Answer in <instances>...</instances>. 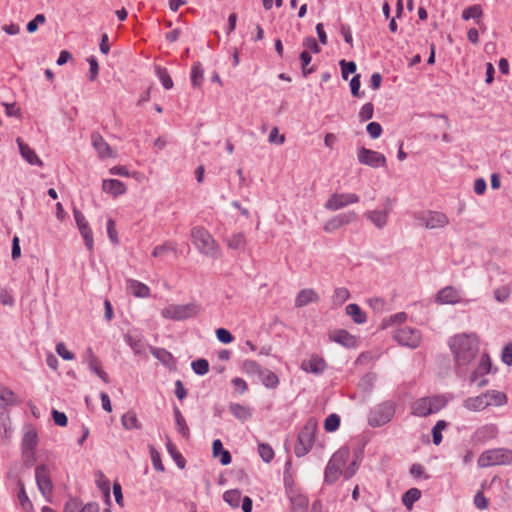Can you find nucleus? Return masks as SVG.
<instances>
[{
	"mask_svg": "<svg viewBox=\"0 0 512 512\" xmlns=\"http://www.w3.org/2000/svg\"><path fill=\"white\" fill-rule=\"evenodd\" d=\"M318 427L315 418H309L298 434L297 441L294 446V452L297 457L308 454L313 447L315 441V433Z\"/></svg>",
	"mask_w": 512,
	"mask_h": 512,
	"instance_id": "nucleus-3",
	"label": "nucleus"
},
{
	"mask_svg": "<svg viewBox=\"0 0 512 512\" xmlns=\"http://www.w3.org/2000/svg\"><path fill=\"white\" fill-rule=\"evenodd\" d=\"M491 370L490 357L487 354H483L479 360L477 367L474 369L470 376V382H476L479 377L488 374Z\"/></svg>",
	"mask_w": 512,
	"mask_h": 512,
	"instance_id": "nucleus-21",
	"label": "nucleus"
},
{
	"mask_svg": "<svg viewBox=\"0 0 512 512\" xmlns=\"http://www.w3.org/2000/svg\"><path fill=\"white\" fill-rule=\"evenodd\" d=\"M346 313L352 317L353 321L357 324L366 322V315L359 305L351 303L346 306Z\"/></svg>",
	"mask_w": 512,
	"mask_h": 512,
	"instance_id": "nucleus-31",
	"label": "nucleus"
},
{
	"mask_svg": "<svg viewBox=\"0 0 512 512\" xmlns=\"http://www.w3.org/2000/svg\"><path fill=\"white\" fill-rule=\"evenodd\" d=\"M16 142L19 147L21 156L31 165L43 166L42 160L37 156L35 151L29 147L21 138H17Z\"/></svg>",
	"mask_w": 512,
	"mask_h": 512,
	"instance_id": "nucleus-16",
	"label": "nucleus"
},
{
	"mask_svg": "<svg viewBox=\"0 0 512 512\" xmlns=\"http://www.w3.org/2000/svg\"><path fill=\"white\" fill-rule=\"evenodd\" d=\"M229 411L235 418L242 422H245L252 417V411L250 407L238 403H231L229 405Z\"/></svg>",
	"mask_w": 512,
	"mask_h": 512,
	"instance_id": "nucleus-27",
	"label": "nucleus"
},
{
	"mask_svg": "<svg viewBox=\"0 0 512 512\" xmlns=\"http://www.w3.org/2000/svg\"><path fill=\"white\" fill-rule=\"evenodd\" d=\"M217 339L224 344H229L233 341L234 337L230 331L225 328H218L216 330Z\"/></svg>",
	"mask_w": 512,
	"mask_h": 512,
	"instance_id": "nucleus-64",
	"label": "nucleus"
},
{
	"mask_svg": "<svg viewBox=\"0 0 512 512\" xmlns=\"http://www.w3.org/2000/svg\"><path fill=\"white\" fill-rule=\"evenodd\" d=\"M394 339L402 346L417 348L421 342V334L418 330L411 327L398 329L394 334Z\"/></svg>",
	"mask_w": 512,
	"mask_h": 512,
	"instance_id": "nucleus-12",
	"label": "nucleus"
},
{
	"mask_svg": "<svg viewBox=\"0 0 512 512\" xmlns=\"http://www.w3.org/2000/svg\"><path fill=\"white\" fill-rule=\"evenodd\" d=\"M330 339L336 343L343 345L344 347H353L356 343V339L346 330H335L330 334Z\"/></svg>",
	"mask_w": 512,
	"mask_h": 512,
	"instance_id": "nucleus-23",
	"label": "nucleus"
},
{
	"mask_svg": "<svg viewBox=\"0 0 512 512\" xmlns=\"http://www.w3.org/2000/svg\"><path fill=\"white\" fill-rule=\"evenodd\" d=\"M200 312V306L196 303L184 305L170 304L161 310V315L166 319L183 321L196 317Z\"/></svg>",
	"mask_w": 512,
	"mask_h": 512,
	"instance_id": "nucleus-6",
	"label": "nucleus"
},
{
	"mask_svg": "<svg viewBox=\"0 0 512 512\" xmlns=\"http://www.w3.org/2000/svg\"><path fill=\"white\" fill-rule=\"evenodd\" d=\"M454 356L457 375L463 376L467 366L475 360L479 353V339L474 333H462L451 337L448 341Z\"/></svg>",
	"mask_w": 512,
	"mask_h": 512,
	"instance_id": "nucleus-1",
	"label": "nucleus"
},
{
	"mask_svg": "<svg viewBox=\"0 0 512 512\" xmlns=\"http://www.w3.org/2000/svg\"><path fill=\"white\" fill-rule=\"evenodd\" d=\"M226 243L230 249H244L246 243L245 235L242 232L235 233L227 238Z\"/></svg>",
	"mask_w": 512,
	"mask_h": 512,
	"instance_id": "nucleus-36",
	"label": "nucleus"
},
{
	"mask_svg": "<svg viewBox=\"0 0 512 512\" xmlns=\"http://www.w3.org/2000/svg\"><path fill=\"white\" fill-rule=\"evenodd\" d=\"M156 73L165 89L170 90L173 88V81H172L166 68H162V67L158 66L156 68Z\"/></svg>",
	"mask_w": 512,
	"mask_h": 512,
	"instance_id": "nucleus-43",
	"label": "nucleus"
},
{
	"mask_svg": "<svg viewBox=\"0 0 512 512\" xmlns=\"http://www.w3.org/2000/svg\"><path fill=\"white\" fill-rule=\"evenodd\" d=\"M81 236L84 239L85 246L91 252L94 247L93 232L89 225L81 227L79 229Z\"/></svg>",
	"mask_w": 512,
	"mask_h": 512,
	"instance_id": "nucleus-45",
	"label": "nucleus"
},
{
	"mask_svg": "<svg viewBox=\"0 0 512 512\" xmlns=\"http://www.w3.org/2000/svg\"><path fill=\"white\" fill-rule=\"evenodd\" d=\"M340 426V417L337 414H330L324 421V429L327 432H334Z\"/></svg>",
	"mask_w": 512,
	"mask_h": 512,
	"instance_id": "nucleus-49",
	"label": "nucleus"
},
{
	"mask_svg": "<svg viewBox=\"0 0 512 512\" xmlns=\"http://www.w3.org/2000/svg\"><path fill=\"white\" fill-rule=\"evenodd\" d=\"M395 414V405L392 401H385L374 407L368 416V423L372 427H380L388 423Z\"/></svg>",
	"mask_w": 512,
	"mask_h": 512,
	"instance_id": "nucleus-8",
	"label": "nucleus"
},
{
	"mask_svg": "<svg viewBox=\"0 0 512 512\" xmlns=\"http://www.w3.org/2000/svg\"><path fill=\"white\" fill-rule=\"evenodd\" d=\"M392 211V200L387 197L383 210H372L365 213V217L370 220L377 228L382 229L387 225L388 216Z\"/></svg>",
	"mask_w": 512,
	"mask_h": 512,
	"instance_id": "nucleus-14",
	"label": "nucleus"
},
{
	"mask_svg": "<svg viewBox=\"0 0 512 512\" xmlns=\"http://www.w3.org/2000/svg\"><path fill=\"white\" fill-rule=\"evenodd\" d=\"M484 396H486V399L488 400V406H501L507 402L506 395L503 392L496 390H488L486 393H484Z\"/></svg>",
	"mask_w": 512,
	"mask_h": 512,
	"instance_id": "nucleus-32",
	"label": "nucleus"
},
{
	"mask_svg": "<svg viewBox=\"0 0 512 512\" xmlns=\"http://www.w3.org/2000/svg\"><path fill=\"white\" fill-rule=\"evenodd\" d=\"M175 251V245L171 242H165L162 245L156 246L152 251L153 257H161L169 252Z\"/></svg>",
	"mask_w": 512,
	"mask_h": 512,
	"instance_id": "nucleus-54",
	"label": "nucleus"
},
{
	"mask_svg": "<svg viewBox=\"0 0 512 512\" xmlns=\"http://www.w3.org/2000/svg\"><path fill=\"white\" fill-rule=\"evenodd\" d=\"M350 297V292L347 288L339 287L336 288L333 295V302L335 304L341 305L345 301H347Z\"/></svg>",
	"mask_w": 512,
	"mask_h": 512,
	"instance_id": "nucleus-53",
	"label": "nucleus"
},
{
	"mask_svg": "<svg viewBox=\"0 0 512 512\" xmlns=\"http://www.w3.org/2000/svg\"><path fill=\"white\" fill-rule=\"evenodd\" d=\"M258 452L261 459L266 463H269L274 458V451L269 444L260 443L258 445Z\"/></svg>",
	"mask_w": 512,
	"mask_h": 512,
	"instance_id": "nucleus-47",
	"label": "nucleus"
},
{
	"mask_svg": "<svg viewBox=\"0 0 512 512\" xmlns=\"http://www.w3.org/2000/svg\"><path fill=\"white\" fill-rule=\"evenodd\" d=\"M35 478L39 491L45 498H49L53 492V483L50 476V470L45 464L37 466Z\"/></svg>",
	"mask_w": 512,
	"mask_h": 512,
	"instance_id": "nucleus-11",
	"label": "nucleus"
},
{
	"mask_svg": "<svg viewBox=\"0 0 512 512\" xmlns=\"http://www.w3.org/2000/svg\"><path fill=\"white\" fill-rule=\"evenodd\" d=\"M173 415L175 418V424L177 431L182 435L183 438L189 439L190 430L186 423L184 416L182 415L180 409L177 406L173 407Z\"/></svg>",
	"mask_w": 512,
	"mask_h": 512,
	"instance_id": "nucleus-26",
	"label": "nucleus"
},
{
	"mask_svg": "<svg viewBox=\"0 0 512 512\" xmlns=\"http://www.w3.org/2000/svg\"><path fill=\"white\" fill-rule=\"evenodd\" d=\"M447 427V423L444 420H439L432 428L433 443L439 445L442 441V430Z\"/></svg>",
	"mask_w": 512,
	"mask_h": 512,
	"instance_id": "nucleus-48",
	"label": "nucleus"
},
{
	"mask_svg": "<svg viewBox=\"0 0 512 512\" xmlns=\"http://www.w3.org/2000/svg\"><path fill=\"white\" fill-rule=\"evenodd\" d=\"M437 301L442 304H456L461 301V295L454 287L447 286L438 292Z\"/></svg>",
	"mask_w": 512,
	"mask_h": 512,
	"instance_id": "nucleus-17",
	"label": "nucleus"
},
{
	"mask_svg": "<svg viewBox=\"0 0 512 512\" xmlns=\"http://www.w3.org/2000/svg\"><path fill=\"white\" fill-rule=\"evenodd\" d=\"M223 499L231 507L237 508L241 501V492L238 489L228 490L223 494Z\"/></svg>",
	"mask_w": 512,
	"mask_h": 512,
	"instance_id": "nucleus-40",
	"label": "nucleus"
},
{
	"mask_svg": "<svg viewBox=\"0 0 512 512\" xmlns=\"http://www.w3.org/2000/svg\"><path fill=\"white\" fill-rule=\"evenodd\" d=\"M482 15H483V10H482L481 5H479V4L469 6V7L465 8L462 12V18L464 20H469V19L473 18L476 20L477 24L480 23L479 19L482 17Z\"/></svg>",
	"mask_w": 512,
	"mask_h": 512,
	"instance_id": "nucleus-35",
	"label": "nucleus"
},
{
	"mask_svg": "<svg viewBox=\"0 0 512 512\" xmlns=\"http://www.w3.org/2000/svg\"><path fill=\"white\" fill-rule=\"evenodd\" d=\"M463 407L469 411H482L488 407V400L484 394L469 397L464 400Z\"/></svg>",
	"mask_w": 512,
	"mask_h": 512,
	"instance_id": "nucleus-22",
	"label": "nucleus"
},
{
	"mask_svg": "<svg viewBox=\"0 0 512 512\" xmlns=\"http://www.w3.org/2000/svg\"><path fill=\"white\" fill-rule=\"evenodd\" d=\"M446 405L443 396L422 397L417 399L412 407L411 413L419 417H427L438 412Z\"/></svg>",
	"mask_w": 512,
	"mask_h": 512,
	"instance_id": "nucleus-5",
	"label": "nucleus"
},
{
	"mask_svg": "<svg viewBox=\"0 0 512 512\" xmlns=\"http://www.w3.org/2000/svg\"><path fill=\"white\" fill-rule=\"evenodd\" d=\"M88 63H89V80L90 81H94L97 76H98V73H99V64H98V61L97 59L94 57V56H90L88 59H87Z\"/></svg>",
	"mask_w": 512,
	"mask_h": 512,
	"instance_id": "nucleus-62",
	"label": "nucleus"
},
{
	"mask_svg": "<svg viewBox=\"0 0 512 512\" xmlns=\"http://www.w3.org/2000/svg\"><path fill=\"white\" fill-rule=\"evenodd\" d=\"M350 456V450L348 447H341L337 450L332 457L330 458L325 472H324V480L327 484L335 483L341 474L343 466L346 464Z\"/></svg>",
	"mask_w": 512,
	"mask_h": 512,
	"instance_id": "nucleus-4",
	"label": "nucleus"
},
{
	"mask_svg": "<svg viewBox=\"0 0 512 512\" xmlns=\"http://www.w3.org/2000/svg\"><path fill=\"white\" fill-rule=\"evenodd\" d=\"M319 296L313 289H302L295 298V306L297 308L304 307L312 302H318Z\"/></svg>",
	"mask_w": 512,
	"mask_h": 512,
	"instance_id": "nucleus-20",
	"label": "nucleus"
},
{
	"mask_svg": "<svg viewBox=\"0 0 512 512\" xmlns=\"http://www.w3.org/2000/svg\"><path fill=\"white\" fill-rule=\"evenodd\" d=\"M125 341L131 347L135 354H142L144 352V342L139 336L126 334Z\"/></svg>",
	"mask_w": 512,
	"mask_h": 512,
	"instance_id": "nucleus-38",
	"label": "nucleus"
},
{
	"mask_svg": "<svg viewBox=\"0 0 512 512\" xmlns=\"http://www.w3.org/2000/svg\"><path fill=\"white\" fill-rule=\"evenodd\" d=\"M17 485L19 488L17 497H18L20 506L22 507L23 510L30 511L33 508V504L26 493L24 482L21 479H19L17 481Z\"/></svg>",
	"mask_w": 512,
	"mask_h": 512,
	"instance_id": "nucleus-30",
	"label": "nucleus"
},
{
	"mask_svg": "<svg viewBox=\"0 0 512 512\" xmlns=\"http://www.w3.org/2000/svg\"><path fill=\"white\" fill-rule=\"evenodd\" d=\"M204 78V70L200 62H195L191 69V83L192 86L198 88L202 85Z\"/></svg>",
	"mask_w": 512,
	"mask_h": 512,
	"instance_id": "nucleus-34",
	"label": "nucleus"
},
{
	"mask_svg": "<svg viewBox=\"0 0 512 512\" xmlns=\"http://www.w3.org/2000/svg\"><path fill=\"white\" fill-rule=\"evenodd\" d=\"M167 450H168L169 454L171 455V457L175 460L176 465L180 469H184L185 465H186V461H185L184 457L181 455V453L174 446V444L170 441L169 438H168V442H167Z\"/></svg>",
	"mask_w": 512,
	"mask_h": 512,
	"instance_id": "nucleus-42",
	"label": "nucleus"
},
{
	"mask_svg": "<svg viewBox=\"0 0 512 512\" xmlns=\"http://www.w3.org/2000/svg\"><path fill=\"white\" fill-rule=\"evenodd\" d=\"M300 60L302 64V74L304 77H306L307 75L311 74L314 71L313 67H307L310 64L312 57L308 51L304 50L300 53Z\"/></svg>",
	"mask_w": 512,
	"mask_h": 512,
	"instance_id": "nucleus-52",
	"label": "nucleus"
},
{
	"mask_svg": "<svg viewBox=\"0 0 512 512\" xmlns=\"http://www.w3.org/2000/svg\"><path fill=\"white\" fill-rule=\"evenodd\" d=\"M96 485L102 491L105 497V503L110 505V481L105 477L102 471L96 473Z\"/></svg>",
	"mask_w": 512,
	"mask_h": 512,
	"instance_id": "nucleus-28",
	"label": "nucleus"
},
{
	"mask_svg": "<svg viewBox=\"0 0 512 512\" xmlns=\"http://www.w3.org/2000/svg\"><path fill=\"white\" fill-rule=\"evenodd\" d=\"M301 368L305 372L320 375L326 370L327 363L322 357L314 354L310 357L309 360H305L302 362Z\"/></svg>",
	"mask_w": 512,
	"mask_h": 512,
	"instance_id": "nucleus-15",
	"label": "nucleus"
},
{
	"mask_svg": "<svg viewBox=\"0 0 512 512\" xmlns=\"http://www.w3.org/2000/svg\"><path fill=\"white\" fill-rule=\"evenodd\" d=\"M417 224L426 229L443 228L449 223L446 214L438 211H423L415 215Z\"/></svg>",
	"mask_w": 512,
	"mask_h": 512,
	"instance_id": "nucleus-9",
	"label": "nucleus"
},
{
	"mask_svg": "<svg viewBox=\"0 0 512 512\" xmlns=\"http://www.w3.org/2000/svg\"><path fill=\"white\" fill-rule=\"evenodd\" d=\"M46 18L44 14H37L34 19L28 22L26 29L29 33H34L38 29L39 24H43L45 22Z\"/></svg>",
	"mask_w": 512,
	"mask_h": 512,
	"instance_id": "nucleus-63",
	"label": "nucleus"
},
{
	"mask_svg": "<svg viewBox=\"0 0 512 512\" xmlns=\"http://www.w3.org/2000/svg\"><path fill=\"white\" fill-rule=\"evenodd\" d=\"M150 455H151V460H152L153 467L155 468V470H157L159 472H163L165 470V468L162 463L161 456H160L159 452L153 446H150Z\"/></svg>",
	"mask_w": 512,
	"mask_h": 512,
	"instance_id": "nucleus-59",
	"label": "nucleus"
},
{
	"mask_svg": "<svg viewBox=\"0 0 512 512\" xmlns=\"http://www.w3.org/2000/svg\"><path fill=\"white\" fill-rule=\"evenodd\" d=\"M82 506L83 503L79 499L70 497L64 505V512H78Z\"/></svg>",
	"mask_w": 512,
	"mask_h": 512,
	"instance_id": "nucleus-60",
	"label": "nucleus"
},
{
	"mask_svg": "<svg viewBox=\"0 0 512 512\" xmlns=\"http://www.w3.org/2000/svg\"><path fill=\"white\" fill-rule=\"evenodd\" d=\"M102 189L106 193H110L113 196H119L126 192V186L123 182L117 179H107L102 183Z\"/></svg>",
	"mask_w": 512,
	"mask_h": 512,
	"instance_id": "nucleus-24",
	"label": "nucleus"
},
{
	"mask_svg": "<svg viewBox=\"0 0 512 512\" xmlns=\"http://www.w3.org/2000/svg\"><path fill=\"white\" fill-rule=\"evenodd\" d=\"M87 355H88V366H89L90 370L93 373L97 374L101 370L99 359L93 353L91 348L87 349Z\"/></svg>",
	"mask_w": 512,
	"mask_h": 512,
	"instance_id": "nucleus-57",
	"label": "nucleus"
},
{
	"mask_svg": "<svg viewBox=\"0 0 512 512\" xmlns=\"http://www.w3.org/2000/svg\"><path fill=\"white\" fill-rule=\"evenodd\" d=\"M15 402V394L10 389L0 385V405H10Z\"/></svg>",
	"mask_w": 512,
	"mask_h": 512,
	"instance_id": "nucleus-44",
	"label": "nucleus"
},
{
	"mask_svg": "<svg viewBox=\"0 0 512 512\" xmlns=\"http://www.w3.org/2000/svg\"><path fill=\"white\" fill-rule=\"evenodd\" d=\"M359 196L355 193H334L325 203V208L330 211L342 209L350 204L359 202Z\"/></svg>",
	"mask_w": 512,
	"mask_h": 512,
	"instance_id": "nucleus-10",
	"label": "nucleus"
},
{
	"mask_svg": "<svg viewBox=\"0 0 512 512\" xmlns=\"http://www.w3.org/2000/svg\"><path fill=\"white\" fill-rule=\"evenodd\" d=\"M421 497V491L417 488H410L403 494L402 502L408 508L411 509L413 504L418 501Z\"/></svg>",
	"mask_w": 512,
	"mask_h": 512,
	"instance_id": "nucleus-37",
	"label": "nucleus"
},
{
	"mask_svg": "<svg viewBox=\"0 0 512 512\" xmlns=\"http://www.w3.org/2000/svg\"><path fill=\"white\" fill-rule=\"evenodd\" d=\"M293 512H306L309 501L304 495H295L291 497Z\"/></svg>",
	"mask_w": 512,
	"mask_h": 512,
	"instance_id": "nucleus-39",
	"label": "nucleus"
},
{
	"mask_svg": "<svg viewBox=\"0 0 512 512\" xmlns=\"http://www.w3.org/2000/svg\"><path fill=\"white\" fill-rule=\"evenodd\" d=\"M91 141L93 147L98 152V155L101 158H107L112 156V149L110 145L105 141V139L98 133L94 132L91 135Z\"/></svg>",
	"mask_w": 512,
	"mask_h": 512,
	"instance_id": "nucleus-18",
	"label": "nucleus"
},
{
	"mask_svg": "<svg viewBox=\"0 0 512 512\" xmlns=\"http://www.w3.org/2000/svg\"><path fill=\"white\" fill-rule=\"evenodd\" d=\"M38 445V435L34 428H29L22 439V450H35Z\"/></svg>",
	"mask_w": 512,
	"mask_h": 512,
	"instance_id": "nucleus-29",
	"label": "nucleus"
},
{
	"mask_svg": "<svg viewBox=\"0 0 512 512\" xmlns=\"http://www.w3.org/2000/svg\"><path fill=\"white\" fill-rule=\"evenodd\" d=\"M374 106L372 103H366L362 106L359 112V119L361 122L370 120L373 117Z\"/></svg>",
	"mask_w": 512,
	"mask_h": 512,
	"instance_id": "nucleus-58",
	"label": "nucleus"
},
{
	"mask_svg": "<svg viewBox=\"0 0 512 512\" xmlns=\"http://www.w3.org/2000/svg\"><path fill=\"white\" fill-rule=\"evenodd\" d=\"M151 354L164 365H168L173 361V355L164 348L152 347Z\"/></svg>",
	"mask_w": 512,
	"mask_h": 512,
	"instance_id": "nucleus-41",
	"label": "nucleus"
},
{
	"mask_svg": "<svg viewBox=\"0 0 512 512\" xmlns=\"http://www.w3.org/2000/svg\"><path fill=\"white\" fill-rule=\"evenodd\" d=\"M127 289L135 297L146 298L150 295V288L146 284L135 279L127 280Z\"/></svg>",
	"mask_w": 512,
	"mask_h": 512,
	"instance_id": "nucleus-25",
	"label": "nucleus"
},
{
	"mask_svg": "<svg viewBox=\"0 0 512 512\" xmlns=\"http://www.w3.org/2000/svg\"><path fill=\"white\" fill-rule=\"evenodd\" d=\"M358 161L373 168L386 166V157L377 151L362 147L358 150Z\"/></svg>",
	"mask_w": 512,
	"mask_h": 512,
	"instance_id": "nucleus-13",
	"label": "nucleus"
},
{
	"mask_svg": "<svg viewBox=\"0 0 512 512\" xmlns=\"http://www.w3.org/2000/svg\"><path fill=\"white\" fill-rule=\"evenodd\" d=\"M341 227L344 225H348L350 223H353L357 220L358 214L354 211H349L345 213H340L336 215Z\"/></svg>",
	"mask_w": 512,
	"mask_h": 512,
	"instance_id": "nucleus-55",
	"label": "nucleus"
},
{
	"mask_svg": "<svg viewBox=\"0 0 512 512\" xmlns=\"http://www.w3.org/2000/svg\"><path fill=\"white\" fill-rule=\"evenodd\" d=\"M243 369L249 374H262L260 365L254 360H245L243 363Z\"/></svg>",
	"mask_w": 512,
	"mask_h": 512,
	"instance_id": "nucleus-61",
	"label": "nucleus"
},
{
	"mask_svg": "<svg viewBox=\"0 0 512 512\" xmlns=\"http://www.w3.org/2000/svg\"><path fill=\"white\" fill-rule=\"evenodd\" d=\"M191 367L195 374L205 375L209 371V363L206 359L200 358L192 362Z\"/></svg>",
	"mask_w": 512,
	"mask_h": 512,
	"instance_id": "nucleus-46",
	"label": "nucleus"
},
{
	"mask_svg": "<svg viewBox=\"0 0 512 512\" xmlns=\"http://www.w3.org/2000/svg\"><path fill=\"white\" fill-rule=\"evenodd\" d=\"M191 237L198 251L208 257L217 258L219 246L213 236L204 227H194L191 230Z\"/></svg>",
	"mask_w": 512,
	"mask_h": 512,
	"instance_id": "nucleus-2",
	"label": "nucleus"
},
{
	"mask_svg": "<svg viewBox=\"0 0 512 512\" xmlns=\"http://www.w3.org/2000/svg\"><path fill=\"white\" fill-rule=\"evenodd\" d=\"M122 425L125 429H140L141 424L138 421L137 415L134 411H128L121 417Z\"/></svg>",
	"mask_w": 512,
	"mask_h": 512,
	"instance_id": "nucleus-33",
	"label": "nucleus"
},
{
	"mask_svg": "<svg viewBox=\"0 0 512 512\" xmlns=\"http://www.w3.org/2000/svg\"><path fill=\"white\" fill-rule=\"evenodd\" d=\"M339 64L342 70V77L345 80L348 78L349 74L355 73L357 69L356 63L354 61L341 60Z\"/></svg>",
	"mask_w": 512,
	"mask_h": 512,
	"instance_id": "nucleus-56",
	"label": "nucleus"
},
{
	"mask_svg": "<svg viewBox=\"0 0 512 512\" xmlns=\"http://www.w3.org/2000/svg\"><path fill=\"white\" fill-rule=\"evenodd\" d=\"M511 294V288L508 285H503L494 291V298L499 303H504L508 300Z\"/></svg>",
	"mask_w": 512,
	"mask_h": 512,
	"instance_id": "nucleus-50",
	"label": "nucleus"
},
{
	"mask_svg": "<svg viewBox=\"0 0 512 512\" xmlns=\"http://www.w3.org/2000/svg\"><path fill=\"white\" fill-rule=\"evenodd\" d=\"M498 432V427L495 424H487L478 428L474 437L478 442H486L496 438Z\"/></svg>",
	"mask_w": 512,
	"mask_h": 512,
	"instance_id": "nucleus-19",
	"label": "nucleus"
},
{
	"mask_svg": "<svg viewBox=\"0 0 512 512\" xmlns=\"http://www.w3.org/2000/svg\"><path fill=\"white\" fill-rule=\"evenodd\" d=\"M262 383L267 388H276L279 384L278 376L269 370H266V373L263 375Z\"/></svg>",
	"mask_w": 512,
	"mask_h": 512,
	"instance_id": "nucleus-51",
	"label": "nucleus"
},
{
	"mask_svg": "<svg viewBox=\"0 0 512 512\" xmlns=\"http://www.w3.org/2000/svg\"><path fill=\"white\" fill-rule=\"evenodd\" d=\"M512 463V450L497 448L484 451L478 458L477 464L481 468L495 465H508Z\"/></svg>",
	"mask_w": 512,
	"mask_h": 512,
	"instance_id": "nucleus-7",
	"label": "nucleus"
}]
</instances>
